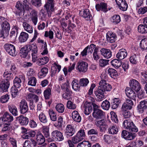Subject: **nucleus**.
Here are the masks:
<instances>
[{
	"instance_id": "obj_9",
	"label": "nucleus",
	"mask_w": 147,
	"mask_h": 147,
	"mask_svg": "<svg viewBox=\"0 0 147 147\" xmlns=\"http://www.w3.org/2000/svg\"><path fill=\"white\" fill-rule=\"evenodd\" d=\"M77 69L79 71L85 72L88 69V63L84 61H79L77 64Z\"/></svg>"
},
{
	"instance_id": "obj_31",
	"label": "nucleus",
	"mask_w": 147,
	"mask_h": 147,
	"mask_svg": "<svg viewBox=\"0 0 147 147\" xmlns=\"http://www.w3.org/2000/svg\"><path fill=\"white\" fill-rule=\"evenodd\" d=\"M19 28L16 26H14L12 29L10 34V37L12 39H15L17 36L16 32H17Z\"/></svg>"
},
{
	"instance_id": "obj_39",
	"label": "nucleus",
	"mask_w": 147,
	"mask_h": 147,
	"mask_svg": "<svg viewBox=\"0 0 147 147\" xmlns=\"http://www.w3.org/2000/svg\"><path fill=\"white\" fill-rule=\"evenodd\" d=\"M49 61V59L47 57L40 58V60L37 62L36 64L41 65L47 63Z\"/></svg>"
},
{
	"instance_id": "obj_43",
	"label": "nucleus",
	"mask_w": 147,
	"mask_h": 147,
	"mask_svg": "<svg viewBox=\"0 0 147 147\" xmlns=\"http://www.w3.org/2000/svg\"><path fill=\"white\" fill-rule=\"evenodd\" d=\"M64 92V93L62 95V96L63 98L67 100L70 99L71 97V92L70 90H69Z\"/></svg>"
},
{
	"instance_id": "obj_23",
	"label": "nucleus",
	"mask_w": 147,
	"mask_h": 147,
	"mask_svg": "<svg viewBox=\"0 0 147 147\" xmlns=\"http://www.w3.org/2000/svg\"><path fill=\"white\" fill-rule=\"evenodd\" d=\"M126 103H124L121 107V109L123 110L125 109H131L132 108V106L133 105V102L131 100L127 99L126 100Z\"/></svg>"
},
{
	"instance_id": "obj_59",
	"label": "nucleus",
	"mask_w": 147,
	"mask_h": 147,
	"mask_svg": "<svg viewBox=\"0 0 147 147\" xmlns=\"http://www.w3.org/2000/svg\"><path fill=\"white\" fill-rule=\"evenodd\" d=\"M122 111V114L125 118L129 117L131 116L130 112L128 111L129 109H125L123 110L121 109Z\"/></svg>"
},
{
	"instance_id": "obj_34",
	"label": "nucleus",
	"mask_w": 147,
	"mask_h": 147,
	"mask_svg": "<svg viewBox=\"0 0 147 147\" xmlns=\"http://www.w3.org/2000/svg\"><path fill=\"white\" fill-rule=\"evenodd\" d=\"M108 73L110 76L114 79L118 76L116 71L113 68H109L108 70Z\"/></svg>"
},
{
	"instance_id": "obj_36",
	"label": "nucleus",
	"mask_w": 147,
	"mask_h": 147,
	"mask_svg": "<svg viewBox=\"0 0 147 147\" xmlns=\"http://www.w3.org/2000/svg\"><path fill=\"white\" fill-rule=\"evenodd\" d=\"M120 9L123 11H126L127 8V4L125 0H120Z\"/></svg>"
},
{
	"instance_id": "obj_50",
	"label": "nucleus",
	"mask_w": 147,
	"mask_h": 147,
	"mask_svg": "<svg viewBox=\"0 0 147 147\" xmlns=\"http://www.w3.org/2000/svg\"><path fill=\"white\" fill-rule=\"evenodd\" d=\"M31 2L32 5L36 7H40L42 5V0H32Z\"/></svg>"
},
{
	"instance_id": "obj_40",
	"label": "nucleus",
	"mask_w": 147,
	"mask_h": 147,
	"mask_svg": "<svg viewBox=\"0 0 147 147\" xmlns=\"http://www.w3.org/2000/svg\"><path fill=\"white\" fill-rule=\"evenodd\" d=\"M118 128L115 126H110L108 129V131L109 134H116L118 132Z\"/></svg>"
},
{
	"instance_id": "obj_29",
	"label": "nucleus",
	"mask_w": 147,
	"mask_h": 147,
	"mask_svg": "<svg viewBox=\"0 0 147 147\" xmlns=\"http://www.w3.org/2000/svg\"><path fill=\"white\" fill-rule=\"evenodd\" d=\"M119 104V99L118 98H114L111 102L112 108L113 109H116Z\"/></svg>"
},
{
	"instance_id": "obj_52",
	"label": "nucleus",
	"mask_w": 147,
	"mask_h": 147,
	"mask_svg": "<svg viewBox=\"0 0 147 147\" xmlns=\"http://www.w3.org/2000/svg\"><path fill=\"white\" fill-rule=\"evenodd\" d=\"M28 48L30 49V51H31L32 53V54L36 55L37 54V48L36 45H29L28 46Z\"/></svg>"
},
{
	"instance_id": "obj_13",
	"label": "nucleus",
	"mask_w": 147,
	"mask_h": 147,
	"mask_svg": "<svg viewBox=\"0 0 147 147\" xmlns=\"http://www.w3.org/2000/svg\"><path fill=\"white\" fill-rule=\"evenodd\" d=\"M25 80V78L24 75H20L19 77H16L13 80L14 87L19 88L21 86L22 81L24 82Z\"/></svg>"
},
{
	"instance_id": "obj_57",
	"label": "nucleus",
	"mask_w": 147,
	"mask_h": 147,
	"mask_svg": "<svg viewBox=\"0 0 147 147\" xmlns=\"http://www.w3.org/2000/svg\"><path fill=\"white\" fill-rule=\"evenodd\" d=\"M76 81H77L76 80H75L72 82V88L75 91H79L80 85H79L78 83H77Z\"/></svg>"
},
{
	"instance_id": "obj_48",
	"label": "nucleus",
	"mask_w": 147,
	"mask_h": 147,
	"mask_svg": "<svg viewBox=\"0 0 147 147\" xmlns=\"http://www.w3.org/2000/svg\"><path fill=\"white\" fill-rule=\"evenodd\" d=\"M9 99V96L7 94L2 96L0 98V102L2 103L7 102Z\"/></svg>"
},
{
	"instance_id": "obj_26",
	"label": "nucleus",
	"mask_w": 147,
	"mask_h": 147,
	"mask_svg": "<svg viewBox=\"0 0 147 147\" xmlns=\"http://www.w3.org/2000/svg\"><path fill=\"white\" fill-rule=\"evenodd\" d=\"M31 14V18L34 25L36 24L38 21L37 13L36 11L32 10L30 13Z\"/></svg>"
},
{
	"instance_id": "obj_61",
	"label": "nucleus",
	"mask_w": 147,
	"mask_h": 147,
	"mask_svg": "<svg viewBox=\"0 0 147 147\" xmlns=\"http://www.w3.org/2000/svg\"><path fill=\"white\" fill-rule=\"evenodd\" d=\"M127 55L126 51L125 49H120V60L124 59Z\"/></svg>"
},
{
	"instance_id": "obj_2",
	"label": "nucleus",
	"mask_w": 147,
	"mask_h": 147,
	"mask_svg": "<svg viewBox=\"0 0 147 147\" xmlns=\"http://www.w3.org/2000/svg\"><path fill=\"white\" fill-rule=\"evenodd\" d=\"M13 74L10 71H5L4 73L3 76L5 79L4 81L2 82L0 84V88L4 92L7 91L9 85L10 83L9 80L12 77Z\"/></svg>"
},
{
	"instance_id": "obj_64",
	"label": "nucleus",
	"mask_w": 147,
	"mask_h": 147,
	"mask_svg": "<svg viewBox=\"0 0 147 147\" xmlns=\"http://www.w3.org/2000/svg\"><path fill=\"white\" fill-rule=\"evenodd\" d=\"M112 138L108 135H105L104 136V140L105 142L108 144H110L112 142Z\"/></svg>"
},
{
	"instance_id": "obj_15",
	"label": "nucleus",
	"mask_w": 147,
	"mask_h": 147,
	"mask_svg": "<svg viewBox=\"0 0 147 147\" xmlns=\"http://www.w3.org/2000/svg\"><path fill=\"white\" fill-rule=\"evenodd\" d=\"M96 125L99 127L100 131L101 132H104L108 127L106 120L103 119L97 122Z\"/></svg>"
},
{
	"instance_id": "obj_11",
	"label": "nucleus",
	"mask_w": 147,
	"mask_h": 147,
	"mask_svg": "<svg viewBox=\"0 0 147 147\" xmlns=\"http://www.w3.org/2000/svg\"><path fill=\"white\" fill-rule=\"evenodd\" d=\"M21 114L26 113L28 109L27 103L25 99H22L19 104Z\"/></svg>"
},
{
	"instance_id": "obj_6",
	"label": "nucleus",
	"mask_w": 147,
	"mask_h": 147,
	"mask_svg": "<svg viewBox=\"0 0 147 147\" xmlns=\"http://www.w3.org/2000/svg\"><path fill=\"white\" fill-rule=\"evenodd\" d=\"M4 48L6 51L10 55L14 56L16 55V48L13 45L7 43L4 45Z\"/></svg>"
},
{
	"instance_id": "obj_63",
	"label": "nucleus",
	"mask_w": 147,
	"mask_h": 147,
	"mask_svg": "<svg viewBox=\"0 0 147 147\" xmlns=\"http://www.w3.org/2000/svg\"><path fill=\"white\" fill-rule=\"evenodd\" d=\"M11 95L13 98H15L17 95L18 90L17 88L12 87L11 89Z\"/></svg>"
},
{
	"instance_id": "obj_33",
	"label": "nucleus",
	"mask_w": 147,
	"mask_h": 147,
	"mask_svg": "<svg viewBox=\"0 0 147 147\" xmlns=\"http://www.w3.org/2000/svg\"><path fill=\"white\" fill-rule=\"evenodd\" d=\"M57 123H55V126L59 129H61L63 125V118L62 117L59 116L57 119Z\"/></svg>"
},
{
	"instance_id": "obj_7",
	"label": "nucleus",
	"mask_w": 147,
	"mask_h": 147,
	"mask_svg": "<svg viewBox=\"0 0 147 147\" xmlns=\"http://www.w3.org/2000/svg\"><path fill=\"white\" fill-rule=\"evenodd\" d=\"M52 138L57 141H62L64 139L63 134L57 130L53 131L51 133Z\"/></svg>"
},
{
	"instance_id": "obj_62",
	"label": "nucleus",
	"mask_w": 147,
	"mask_h": 147,
	"mask_svg": "<svg viewBox=\"0 0 147 147\" xmlns=\"http://www.w3.org/2000/svg\"><path fill=\"white\" fill-rule=\"evenodd\" d=\"M67 107L70 109H74L76 107L75 104L70 100L67 101Z\"/></svg>"
},
{
	"instance_id": "obj_44",
	"label": "nucleus",
	"mask_w": 147,
	"mask_h": 147,
	"mask_svg": "<svg viewBox=\"0 0 147 147\" xmlns=\"http://www.w3.org/2000/svg\"><path fill=\"white\" fill-rule=\"evenodd\" d=\"M15 7L21 12L23 11L24 12L26 10L24 9V6L20 1H18L17 2Z\"/></svg>"
},
{
	"instance_id": "obj_35",
	"label": "nucleus",
	"mask_w": 147,
	"mask_h": 147,
	"mask_svg": "<svg viewBox=\"0 0 147 147\" xmlns=\"http://www.w3.org/2000/svg\"><path fill=\"white\" fill-rule=\"evenodd\" d=\"M138 31L142 34L147 33V27L144 25L140 24L138 27Z\"/></svg>"
},
{
	"instance_id": "obj_41",
	"label": "nucleus",
	"mask_w": 147,
	"mask_h": 147,
	"mask_svg": "<svg viewBox=\"0 0 147 147\" xmlns=\"http://www.w3.org/2000/svg\"><path fill=\"white\" fill-rule=\"evenodd\" d=\"M101 107L105 110H108L110 107V102L107 100L103 101L102 103Z\"/></svg>"
},
{
	"instance_id": "obj_32",
	"label": "nucleus",
	"mask_w": 147,
	"mask_h": 147,
	"mask_svg": "<svg viewBox=\"0 0 147 147\" xmlns=\"http://www.w3.org/2000/svg\"><path fill=\"white\" fill-rule=\"evenodd\" d=\"M55 109L58 113H61L64 112L65 107L62 104L59 103L56 105Z\"/></svg>"
},
{
	"instance_id": "obj_14",
	"label": "nucleus",
	"mask_w": 147,
	"mask_h": 147,
	"mask_svg": "<svg viewBox=\"0 0 147 147\" xmlns=\"http://www.w3.org/2000/svg\"><path fill=\"white\" fill-rule=\"evenodd\" d=\"M75 132V129L74 126L72 125L68 124L67 125L65 133L67 137L72 136Z\"/></svg>"
},
{
	"instance_id": "obj_28",
	"label": "nucleus",
	"mask_w": 147,
	"mask_h": 147,
	"mask_svg": "<svg viewBox=\"0 0 147 147\" xmlns=\"http://www.w3.org/2000/svg\"><path fill=\"white\" fill-rule=\"evenodd\" d=\"M72 117L73 120L76 122L79 123L81 121V117L78 112L76 111H74L72 112Z\"/></svg>"
},
{
	"instance_id": "obj_56",
	"label": "nucleus",
	"mask_w": 147,
	"mask_h": 147,
	"mask_svg": "<svg viewBox=\"0 0 147 147\" xmlns=\"http://www.w3.org/2000/svg\"><path fill=\"white\" fill-rule=\"evenodd\" d=\"M28 97L29 99L31 100H33L36 102H37L38 100V97L37 95L34 94L32 93H30L28 95Z\"/></svg>"
},
{
	"instance_id": "obj_16",
	"label": "nucleus",
	"mask_w": 147,
	"mask_h": 147,
	"mask_svg": "<svg viewBox=\"0 0 147 147\" xmlns=\"http://www.w3.org/2000/svg\"><path fill=\"white\" fill-rule=\"evenodd\" d=\"M79 14L87 20H90L92 19V16L88 9H86L83 11H80Z\"/></svg>"
},
{
	"instance_id": "obj_60",
	"label": "nucleus",
	"mask_w": 147,
	"mask_h": 147,
	"mask_svg": "<svg viewBox=\"0 0 147 147\" xmlns=\"http://www.w3.org/2000/svg\"><path fill=\"white\" fill-rule=\"evenodd\" d=\"M48 71V69L46 67L42 68L40 71L38 73V75L41 76H45L47 74Z\"/></svg>"
},
{
	"instance_id": "obj_22",
	"label": "nucleus",
	"mask_w": 147,
	"mask_h": 147,
	"mask_svg": "<svg viewBox=\"0 0 147 147\" xmlns=\"http://www.w3.org/2000/svg\"><path fill=\"white\" fill-rule=\"evenodd\" d=\"M36 139L38 144H42L45 142V139L40 132L37 133L36 136Z\"/></svg>"
},
{
	"instance_id": "obj_8",
	"label": "nucleus",
	"mask_w": 147,
	"mask_h": 147,
	"mask_svg": "<svg viewBox=\"0 0 147 147\" xmlns=\"http://www.w3.org/2000/svg\"><path fill=\"white\" fill-rule=\"evenodd\" d=\"M136 135V133H132L125 130H123L121 133V137L127 140H131L134 139Z\"/></svg>"
},
{
	"instance_id": "obj_25",
	"label": "nucleus",
	"mask_w": 147,
	"mask_h": 147,
	"mask_svg": "<svg viewBox=\"0 0 147 147\" xmlns=\"http://www.w3.org/2000/svg\"><path fill=\"white\" fill-rule=\"evenodd\" d=\"M29 36L28 33L24 32H22L19 38V40L21 42H24L27 41Z\"/></svg>"
},
{
	"instance_id": "obj_17",
	"label": "nucleus",
	"mask_w": 147,
	"mask_h": 147,
	"mask_svg": "<svg viewBox=\"0 0 147 147\" xmlns=\"http://www.w3.org/2000/svg\"><path fill=\"white\" fill-rule=\"evenodd\" d=\"M138 111L140 113H142L145 110L147 109V101H142L137 107Z\"/></svg>"
},
{
	"instance_id": "obj_19",
	"label": "nucleus",
	"mask_w": 147,
	"mask_h": 147,
	"mask_svg": "<svg viewBox=\"0 0 147 147\" xmlns=\"http://www.w3.org/2000/svg\"><path fill=\"white\" fill-rule=\"evenodd\" d=\"M100 52L101 55L105 58H109L111 56V52L109 49L102 48L101 49Z\"/></svg>"
},
{
	"instance_id": "obj_42",
	"label": "nucleus",
	"mask_w": 147,
	"mask_h": 147,
	"mask_svg": "<svg viewBox=\"0 0 147 147\" xmlns=\"http://www.w3.org/2000/svg\"><path fill=\"white\" fill-rule=\"evenodd\" d=\"M9 108L10 112L13 115L16 116L18 115L17 108L15 106L12 105L11 106H10Z\"/></svg>"
},
{
	"instance_id": "obj_53",
	"label": "nucleus",
	"mask_w": 147,
	"mask_h": 147,
	"mask_svg": "<svg viewBox=\"0 0 147 147\" xmlns=\"http://www.w3.org/2000/svg\"><path fill=\"white\" fill-rule=\"evenodd\" d=\"M2 29L7 31H9L10 29L9 24L7 21H5L3 22L1 25Z\"/></svg>"
},
{
	"instance_id": "obj_55",
	"label": "nucleus",
	"mask_w": 147,
	"mask_h": 147,
	"mask_svg": "<svg viewBox=\"0 0 147 147\" xmlns=\"http://www.w3.org/2000/svg\"><path fill=\"white\" fill-rule=\"evenodd\" d=\"M89 82L88 79L86 78H83L80 79V84L81 86H86Z\"/></svg>"
},
{
	"instance_id": "obj_45",
	"label": "nucleus",
	"mask_w": 147,
	"mask_h": 147,
	"mask_svg": "<svg viewBox=\"0 0 147 147\" xmlns=\"http://www.w3.org/2000/svg\"><path fill=\"white\" fill-rule=\"evenodd\" d=\"M91 144L88 141H84L79 143L77 147H91Z\"/></svg>"
},
{
	"instance_id": "obj_4",
	"label": "nucleus",
	"mask_w": 147,
	"mask_h": 147,
	"mask_svg": "<svg viewBox=\"0 0 147 147\" xmlns=\"http://www.w3.org/2000/svg\"><path fill=\"white\" fill-rule=\"evenodd\" d=\"M99 107L96 104L93 105V112L92 116L96 119H102L105 113L102 110L99 109Z\"/></svg>"
},
{
	"instance_id": "obj_1",
	"label": "nucleus",
	"mask_w": 147,
	"mask_h": 147,
	"mask_svg": "<svg viewBox=\"0 0 147 147\" xmlns=\"http://www.w3.org/2000/svg\"><path fill=\"white\" fill-rule=\"evenodd\" d=\"M99 85L97 90L94 92L96 97L99 99L104 98V93L105 91H110L112 89L111 85L106 82L105 80H102L99 83Z\"/></svg>"
},
{
	"instance_id": "obj_5",
	"label": "nucleus",
	"mask_w": 147,
	"mask_h": 147,
	"mask_svg": "<svg viewBox=\"0 0 147 147\" xmlns=\"http://www.w3.org/2000/svg\"><path fill=\"white\" fill-rule=\"evenodd\" d=\"M123 127L128 129L130 131L137 132L138 131L137 127L134 124L133 122L131 121H128L127 119L125 120L123 123Z\"/></svg>"
},
{
	"instance_id": "obj_46",
	"label": "nucleus",
	"mask_w": 147,
	"mask_h": 147,
	"mask_svg": "<svg viewBox=\"0 0 147 147\" xmlns=\"http://www.w3.org/2000/svg\"><path fill=\"white\" fill-rule=\"evenodd\" d=\"M39 118L40 121L43 123H46L47 122V119L45 115L42 113L39 114Z\"/></svg>"
},
{
	"instance_id": "obj_47",
	"label": "nucleus",
	"mask_w": 147,
	"mask_h": 147,
	"mask_svg": "<svg viewBox=\"0 0 147 147\" xmlns=\"http://www.w3.org/2000/svg\"><path fill=\"white\" fill-rule=\"evenodd\" d=\"M42 133L46 138L48 137L50 135L49 127L48 126H44L42 127Z\"/></svg>"
},
{
	"instance_id": "obj_10",
	"label": "nucleus",
	"mask_w": 147,
	"mask_h": 147,
	"mask_svg": "<svg viewBox=\"0 0 147 147\" xmlns=\"http://www.w3.org/2000/svg\"><path fill=\"white\" fill-rule=\"evenodd\" d=\"M95 104L92 102H88L87 101L84 104V113L86 115H88L92 112V106L93 107V105Z\"/></svg>"
},
{
	"instance_id": "obj_3",
	"label": "nucleus",
	"mask_w": 147,
	"mask_h": 147,
	"mask_svg": "<svg viewBox=\"0 0 147 147\" xmlns=\"http://www.w3.org/2000/svg\"><path fill=\"white\" fill-rule=\"evenodd\" d=\"M54 0H47L44 5L49 17H51L52 13L54 11Z\"/></svg>"
},
{
	"instance_id": "obj_12",
	"label": "nucleus",
	"mask_w": 147,
	"mask_h": 147,
	"mask_svg": "<svg viewBox=\"0 0 147 147\" xmlns=\"http://www.w3.org/2000/svg\"><path fill=\"white\" fill-rule=\"evenodd\" d=\"M129 83L132 89L136 92H138L140 90L141 86L138 81L135 79H133L130 81Z\"/></svg>"
},
{
	"instance_id": "obj_27",
	"label": "nucleus",
	"mask_w": 147,
	"mask_h": 147,
	"mask_svg": "<svg viewBox=\"0 0 147 147\" xmlns=\"http://www.w3.org/2000/svg\"><path fill=\"white\" fill-rule=\"evenodd\" d=\"M3 117L4 119L5 120L6 122L10 123L13 120V116L9 113L7 112H5L4 114Z\"/></svg>"
},
{
	"instance_id": "obj_49",
	"label": "nucleus",
	"mask_w": 147,
	"mask_h": 147,
	"mask_svg": "<svg viewBox=\"0 0 147 147\" xmlns=\"http://www.w3.org/2000/svg\"><path fill=\"white\" fill-rule=\"evenodd\" d=\"M111 63L113 66L116 69H118L119 67V60L115 59L112 60Z\"/></svg>"
},
{
	"instance_id": "obj_30",
	"label": "nucleus",
	"mask_w": 147,
	"mask_h": 147,
	"mask_svg": "<svg viewBox=\"0 0 147 147\" xmlns=\"http://www.w3.org/2000/svg\"><path fill=\"white\" fill-rule=\"evenodd\" d=\"M22 25L25 30L30 33L32 32V27L29 24L26 22H24L23 23Z\"/></svg>"
},
{
	"instance_id": "obj_58",
	"label": "nucleus",
	"mask_w": 147,
	"mask_h": 147,
	"mask_svg": "<svg viewBox=\"0 0 147 147\" xmlns=\"http://www.w3.org/2000/svg\"><path fill=\"white\" fill-rule=\"evenodd\" d=\"M76 135L82 140L85 137V133L84 129H81L79 130Z\"/></svg>"
},
{
	"instance_id": "obj_54",
	"label": "nucleus",
	"mask_w": 147,
	"mask_h": 147,
	"mask_svg": "<svg viewBox=\"0 0 147 147\" xmlns=\"http://www.w3.org/2000/svg\"><path fill=\"white\" fill-rule=\"evenodd\" d=\"M51 94V90L50 88L46 89L44 91V94L45 97L46 99H49Z\"/></svg>"
},
{
	"instance_id": "obj_21",
	"label": "nucleus",
	"mask_w": 147,
	"mask_h": 147,
	"mask_svg": "<svg viewBox=\"0 0 147 147\" xmlns=\"http://www.w3.org/2000/svg\"><path fill=\"white\" fill-rule=\"evenodd\" d=\"M116 38V35L111 31H109L107 33V39L111 43L115 42Z\"/></svg>"
},
{
	"instance_id": "obj_37",
	"label": "nucleus",
	"mask_w": 147,
	"mask_h": 147,
	"mask_svg": "<svg viewBox=\"0 0 147 147\" xmlns=\"http://www.w3.org/2000/svg\"><path fill=\"white\" fill-rule=\"evenodd\" d=\"M140 47L143 50L147 49V38H144L142 40L140 43Z\"/></svg>"
},
{
	"instance_id": "obj_20",
	"label": "nucleus",
	"mask_w": 147,
	"mask_h": 147,
	"mask_svg": "<svg viewBox=\"0 0 147 147\" xmlns=\"http://www.w3.org/2000/svg\"><path fill=\"white\" fill-rule=\"evenodd\" d=\"M30 51L28 46H26L23 47L20 51V56L23 58H25L28 55Z\"/></svg>"
},
{
	"instance_id": "obj_51",
	"label": "nucleus",
	"mask_w": 147,
	"mask_h": 147,
	"mask_svg": "<svg viewBox=\"0 0 147 147\" xmlns=\"http://www.w3.org/2000/svg\"><path fill=\"white\" fill-rule=\"evenodd\" d=\"M9 31L1 29L0 31V38H5L8 35Z\"/></svg>"
},
{
	"instance_id": "obj_24",
	"label": "nucleus",
	"mask_w": 147,
	"mask_h": 147,
	"mask_svg": "<svg viewBox=\"0 0 147 147\" xmlns=\"http://www.w3.org/2000/svg\"><path fill=\"white\" fill-rule=\"evenodd\" d=\"M96 8L97 11L101 10L105 12L107 11V4L104 3L96 5Z\"/></svg>"
},
{
	"instance_id": "obj_38",
	"label": "nucleus",
	"mask_w": 147,
	"mask_h": 147,
	"mask_svg": "<svg viewBox=\"0 0 147 147\" xmlns=\"http://www.w3.org/2000/svg\"><path fill=\"white\" fill-rule=\"evenodd\" d=\"M49 114L51 120L53 121H56L57 120V117L56 113L52 109L49 110Z\"/></svg>"
},
{
	"instance_id": "obj_18",
	"label": "nucleus",
	"mask_w": 147,
	"mask_h": 147,
	"mask_svg": "<svg viewBox=\"0 0 147 147\" xmlns=\"http://www.w3.org/2000/svg\"><path fill=\"white\" fill-rule=\"evenodd\" d=\"M17 119L19 123L22 125H27L29 122L28 119L22 115H21L17 117Z\"/></svg>"
}]
</instances>
